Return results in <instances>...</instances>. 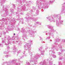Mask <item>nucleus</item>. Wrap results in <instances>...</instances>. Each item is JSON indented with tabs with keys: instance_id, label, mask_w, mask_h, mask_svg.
Here are the masks:
<instances>
[{
	"instance_id": "nucleus-1",
	"label": "nucleus",
	"mask_w": 65,
	"mask_h": 65,
	"mask_svg": "<svg viewBox=\"0 0 65 65\" xmlns=\"http://www.w3.org/2000/svg\"><path fill=\"white\" fill-rule=\"evenodd\" d=\"M31 46L29 45H28V43H26V44L24 45V48L25 49L26 51L28 50V52L30 55V63L31 62L34 63L35 64H36L35 62H37V59H38V58L40 57V56H41L40 54H35V55L33 56L32 57V53L31 52Z\"/></svg>"
},
{
	"instance_id": "nucleus-2",
	"label": "nucleus",
	"mask_w": 65,
	"mask_h": 65,
	"mask_svg": "<svg viewBox=\"0 0 65 65\" xmlns=\"http://www.w3.org/2000/svg\"><path fill=\"white\" fill-rule=\"evenodd\" d=\"M55 1V0L52 1H50L48 3H47L46 0H37V1L36 5L38 6V7L39 9H40L41 8L39 6L41 7L42 8H47L46 7H47V5L48 4H52Z\"/></svg>"
},
{
	"instance_id": "nucleus-3",
	"label": "nucleus",
	"mask_w": 65,
	"mask_h": 65,
	"mask_svg": "<svg viewBox=\"0 0 65 65\" xmlns=\"http://www.w3.org/2000/svg\"><path fill=\"white\" fill-rule=\"evenodd\" d=\"M56 47H57L54 46L53 45H52L51 47V50L49 51L50 55H52L54 58H56V56L54 55L55 54V52L54 51H55L56 50L57 51H58V49H57V48Z\"/></svg>"
},
{
	"instance_id": "nucleus-4",
	"label": "nucleus",
	"mask_w": 65,
	"mask_h": 65,
	"mask_svg": "<svg viewBox=\"0 0 65 65\" xmlns=\"http://www.w3.org/2000/svg\"><path fill=\"white\" fill-rule=\"evenodd\" d=\"M8 42L6 43V40H3L2 41V42L3 43H5V45H6L7 46L9 44V43H10V41L12 42L13 43H14V41H13V40H14V38H13V37H12V39H11V38L10 37V36H8Z\"/></svg>"
},
{
	"instance_id": "nucleus-5",
	"label": "nucleus",
	"mask_w": 65,
	"mask_h": 65,
	"mask_svg": "<svg viewBox=\"0 0 65 65\" xmlns=\"http://www.w3.org/2000/svg\"><path fill=\"white\" fill-rule=\"evenodd\" d=\"M47 26L48 29H51V30H50L49 32H48V34L49 35V36L52 35V37L53 38H54V36L53 34V32H55V31H54L53 29V27L51 25H48Z\"/></svg>"
},
{
	"instance_id": "nucleus-6",
	"label": "nucleus",
	"mask_w": 65,
	"mask_h": 65,
	"mask_svg": "<svg viewBox=\"0 0 65 65\" xmlns=\"http://www.w3.org/2000/svg\"><path fill=\"white\" fill-rule=\"evenodd\" d=\"M31 15V16H33V15L32 14V13H31L30 14H27L26 15V22H29V20H32V21H37V19H35L33 17H31L30 18L29 17V15Z\"/></svg>"
},
{
	"instance_id": "nucleus-7",
	"label": "nucleus",
	"mask_w": 65,
	"mask_h": 65,
	"mask_svg": "<svg viewBox=\"0 0 65 65\" xmlns=\"http://www.w3.org/2000/svg\"><path fill=\"white\" fill-rule=\"evenodd\" d=\"M60 14H56L53 15V17L50 16L47 17H46V19H48V21H49L51 22H53V21L54 20V18H58Z\"/></svg>"
},
{
	"instance_id": "nucleus-8",
	"label": "nucleus",
	"mask_w": 65,
	"mask_h": 65,
	"mask_svg": "<svg viewBox=\"0 0 65 65\" xmlns=\"http://www.w3.org/2000/svg\"><path fill=\"white\" fill-rule=\"evenodd\" d=\"M61 16L60 15L58 19L56 20V26L59 27H60L61 24H63V21L61 20Z\"/></svg>"
},
{
	"instance_id": "nucleus-9",
	"label": "nucleus",
	"mask_w": 65,
	"mask_h": 65,
	"mask_svg": "<svg viewBox=\"0 0 65 65\" xmlns=\"http://www.w3.org/2000/svg\"><path fill=\"white\" fill-rule=\"evenodd\" d=\"M21 31L23 34V39L25 41V39L27 38V34H26L27 32L25 30V29L24 28L21 29Z\"/></svg>"
},
{
	"instance_id": "nucleus-10",
	"label": "nucleus",
	"mask_w": 65,
	"mask_h": 65,
	"mask_svg": "<svg viewBox=\"0 0 65 65\" xmlns=\"http://www.w3.org/2000/svg\"><path fill=\"white\" fill-rule=\"evenodd\" d=\"M27 32L29 34V35H31V36H33V37H34L33 36L34 35L35 33V32L32 31V29H30L29 30H27Z\"/></svg>"
},
{
	"instance_id": "nucleus-11",
	"label": "nucleus",
	"mask_w": 65,
	"mask_h": 65,
	"mask_svg": "<svg viewBox=\"0 0 65 65\" xmlns=\"http://www.w3.org/2000/svg\"><path fill=\"white\" fill-rule=\"evenodd\" d=\"M16 59H13L12 60V61H11V63H13L14 62H15L14 63L15 65H20V64H21V63L19 62V63H17L16 62Z\"/></svg>"
},
{
	"instance_id": "nucleus-12",
	"label": "nucleus",
	"mask_w": 65,
	"mask_h": 65,
	"mask_svg": "<svg viewBox=\"0 0 65 65\" xmlns=\"http://www.w3.org/2000/svg\"><path fill=\"white\" fill-rule=\"evenodd\" d=\"M18 21H19L20 20V23H21L22 24H23L24 23V19L23 18H21L20 19H19L18 18L17 19Z\"/></svg>"
},
{
	"instance_id": "nucleus-13",
	"label": "nucleus",
	"mask_w": 65,
	"mask_h": 65,
	"mask_svg": "<svg viewBox=\"0 0 65 65\" xmlns=\"http://www.w3.org/2000/svg\"><path fill=\"white\" fill-rule=\"evenodd\" d=\"M58 47H59V48H60L59 49H60L61 51L63 52H64L65 51V50H62V46L61 45V44H59L58 45Z\"/></svg>"
},
{
	"instance_id": "nucleus-14",
	"label": "nucleus",
	"mask_w": 65,
	"mask_h": 65,
	"mask_svg": "<svg viewBox=\"0 0 65 65\" xmlns=\"http://www.w3.org/2000/svg\"><path fill=\"white\" fill-rule=\"evenodd\" d=\"M0 21H1V22L3 21V22H6V23H5V25H7V22L6 20L4 18H2V19H1L0 20Z\"/></svg>"
},
{
	"instance_id": "nucleus-15",
	"label": "nucleus",
	"mask_w": 65,
	"mask_h": 65,
	"mask_svg": "<svg viewBox=\"0 0 65 65\" xmlns=\"http://www.w3.org/2000/svg\"><path fill=\"white\" fill-rule=\"evenodd\" d=\"M5 1H6V0H3L2 1H1V3H2L1 5V6H3V7H4V6L3 5V3H4L5 2Z\"/></svg>"
},
{
	"instance_id": "nucleus-16",
	"label": "nucleus",
	"mask_w": 65,
	"mask_h": 65,
	"mask_svg": "<svg viewBox=\"0 0 65 65\" xmlns=\"http://www.w3.org/2000/svg\"><path fill=\"white\" fill-rule=\"evenodd\" d=\"M13 52H16V51H17V47H15V45H14L13 48Z\"/></svg>"
},
{
	"instance_id": "nucleus-17",
	"label": "nucleus",
	"mask_w": 65,
	"mask_h": 65,
	"mask_svg": "<svg viewBox=\"0 0 65 65\" xmlns=\"http://www.w3.org/2000/svg\"><path fill=\"white\" fill-rule=\"evenodd\" d=\"M56 41L54 42V44H56L57 43H56V42H60V40L59 39H56V40H55Z\"/></svg>"
},
{
	"instance_id": "nucleus-18",
	"label": "nucleus",
	"mask_w": 65,
	"mask_h": 65,
	"mask_svg": "<svg viewBox=\"0 0 65 65\" xmlns=\"http://www.w3.org/2000/svg\"><path fill=\"white\" fill-rule=\"evenodd\" d=\"M15 43L18 44L19 45H21L22 43L21 42V41H17L15 42Z\"/></svg>"
},
{
	"instance_id": "nucleus-19",
	"label": "nucleus",
	"mask_w": 65,
	"mask_h": 65,
	"mask_svg": "<svg viewBox=\"0 0 65 65\" xmlns=\"http://www.w3.org/2000/svg\"><path fill=\"white\" fill-rule=\"evenodd\" d=\"M28 45L29 46H31V44H32V41L29 40L28 41Z\"/></svg>"
},
{
	"instance_id": "nucleus-20",
	"label": "nucleus",
	"mask_w": 65,
	"mask_h": 65,
	"mask_svg": "<svg viewBox=\"0 0 65 65\" xmlns=\"http://www.w3.org/2000/svg\"><path fill=\"white\" fill-rule=\"evenodd\" d=\"M40 64L42 65H46V61H44L43 62H41Z\"/></svg>"
},
{
	"instance_id": "nucleus-21",
	"label": "nucleus",
	"mask_w": 65,
	"mask_h": 65,
	"mask_svg": "<svg viewBox=\"0 0 65 65\" xmlns=\"http://www.w3.org/2000/svg\"><path fill=\"white\" fill-rule=\"evenodd\" d=\"M32 9L30 11V12H33L35 11V10H36V8L34 7H32Z\"/></svg>"
},
{
	"instance_id": "nucleus-22",
	"label": "nucleus",
	"mask_w": 65,
	"mask_h": 65,
	"mask_svg": "<svg viewBox=\"0 0 65 65\" xmlns=\"http://www.w3.org/2000/svg\"><path fill=\"white\" fill-rule=\"evenodd\" d=\"M9 52H10V51H9V50H7V51H4V54H8Z\"/></svg>"
},
{
	"instance_id": "nucleus-23",
	"label": "nucleus",
	"mask_w": 65,
	"mask_h": 65,
	"mask_svg": "<svg viewBox=\"0 0 65 65\" xmlns=\"http://www.w3.org/2000/svg\"><path fill=\"white\" fill-rule=\"evenodd\" d=\"M39 12V11L38 10H36V15H38Z\"/></svg>"
},
{
	"instance_id": "nucleus-24",
	"label": "nucleus",
	"mask_w": 65,
	"mask_h": 65,
	"mask_svg": "<svg viewBox=\"0 0 65 65\" xmlns=\"http://www.w3.org/2000/svg\"><path fill=\"white\" fill-rule=\"evenodd\" d=\"M59 60H62L63 59V57L62 56H59Z\"/></svg>"
},
{
	"instance_id": "nucleus-25",
	"label": "nucleus",
	"mask_w": 65,
	"mask_h": 65,
	"mask_svg": "<svg viewBox=\"0 0 65 65\" xmlns=\"http://www.w3.org/2000/svg\"><path fill=\"white\" fill-rule=\"evenodd\" d=\"M41 53L42 55H44V53H44L45 51L44 50H43V51H41Z\"/></svg>"
},
{
	"instance_id": "nucleus-26",
	"label": "nucleus",
	"mask_w": 65,
	"mask_h": 65,
	"mask_svg": "<svg viewBox=\"0 0 65 65\" xmlns=\"http://www.w3.org/2000/svg\"><path fill=\"white\" fill-rule=\"evenodd\" d=\"M3 22H2V23H1V27H4V25L3 24Z\"/></svg>"
},
{
	"instance_id": "nucleus-27",
	"label": "nucleus",
	"mask_w": 65,
	"mask_h": 65,
	"mask_svg": "<svg viewBox=\"0 0 65 65\" xmlns=\"http://www.w3.org/2000/svg\"><path fill=\"white\" fill-rule=\"evenodd\" d=\"M25 9H26V7H25V5H24V6L22 7V10H25Z\"/></svg>"
},
{
	"instance_id": "nucleus-28",
	"label": "nucleus",
	"mask_w": 65,
	"mask_h": 65,
	"mask_svg": "<svg viewBox=\"0 0 65 65\" xmlns=\"http://www.w3.org/2000/svg\"><path fill=\"white\" fill-rule=\"evenodd\" d=\"M4 10H5V11L6 13V14H7V13L8 12L7 11V10L6 9L4 8Z\"/></svg>"
},
{
	"instance_id": "nucleus-29",
	"label": "nucleus",
	"mask_w": 65,
	"mask_h": 65,
	"mask_svg": "<svg viewBox=\"0 0 65 65\" xmlns=\"http://www.w3.org/2000/svg\"><path fill=\"white\" fill-rule=\"evenodd\" d=\"M7 51H9V50L10 49V47L9 46H7Z\"/></svg>"
},
{
	"instance_id": "nucleus-30",
	"label": "nucleus",
	"mask_w": 65,
	"mask_h": 65,
	"mask_svg": "<svg viewBox=\"0 0 65 65\" xmlns=\"http://www.w3.org/2000/svg\"><path fill=\"white\" fill-rule=\"evenodd\" d=\"M24 58V57L23 56H22V57H21L20 56L19 57V59H18V60L19 61H20V59H22V58Z\"/></svg>"
},
{
	"instance_id": "nucleus-31",
	"label": "nucleus",
	"mask_w": 65,
	"mask_h": 65,
	"mask_svg": "<svg viewBox=\"0 0 65 65\" xmlns=\"http://www.w3.org/2000/svg\"><path fill=\"white\" fill-rule=\"evenodd\" d=\"M17 9H18L17 10L18 12H16V14H17L18 13V12L19 11H19V10H20L19 8H18Z\"/></svg>"
},
{
	"instance_id": "nucleus-32",
	"label": "nucleus",
	"mask_w": 65,
	"mask_h": 65,
	"mask_svg": "<svg viewBox=\"0 0 65 65\" xmlns=\"http://www.w3.org/2000/svg\"><path fill=\"white\" fill-rule=\"evenodd\" d=\"M36 24H39V25H41V23L39 22H36Z\"/></svg>"
},
{
	"instance_id": "nucleus-33",
	"label": "nucleus",
	"mask_w": 65,
	"mask_h": 65,
	"mask_svg": "<svg viewBox=\"0 0 65 65\" xmlns=\"http://www.w3.org/2000/svg\"><path fill=\"white\" fill-rule=\"evenodd\" d=\"M42 47H41L39 49V51H41L42 49Z\"/></svg>"
},
{
	"instance_id": "nucleus-34",
	"label": "nucleus",
	"mask_w": 65,
	"mask_h": 65,
	"mask_svg": "<svg viewBox=\"0 0 65 65\" xmlns=\"http://www.w3.org/2000/svg\"><path fill=\"white\" fill-rule=\"evenodd\" d=\"M26 65H30V63L29 62H26Z\"/></svg>"
},
{
	"instance_id": "nucleus-35",
	"label": "nucleus",
	"mask_w": 65,
	"mask_h": 65,
	"mask_svg": "<svg viewBox=\"0 0 65 65\" xmlns=\"http://www.w3.org/2000/svg\"><path fill=\"white\" fill-rule=\"evenodd\" d=\"M3 46V44H2L1 43H0V47H2Z\"/></svg>"
},
{
	"instance_id": "nucleus-36",
	"label": "nucleus",
	"mask_w": 65,
	"mask_h": 65,
	"mask_svg": "<svg viewBox=\"0 0 65 65\" xmlns=\"http://www.w3.org/2000/svg\"><path fill=\"white\" fill-rule=\"evenodd\" d=\"M59 65H62V63H61V62L60 61L59 62Z\"/></svg>"
},
{
	"instance_id": "nucleus-37",
	"label": "nucleus",
	"mask_w": 65,
	"mask_h": 65,
	"mask_svg": "<svg viewBox=\"0 0 65 65\" xmlns=\"http://www.w3.org/2000/svg\"><path fill=\"white\" fill-rule=\"evenodd\" d=\"M62 41L63 42H65V39H62Z\"/></svg>"
},
{
	"instance_id": "nucleus-38",
	"label": "nucleus",
	"mask_w": 65,
	"mask_h": 65,
	"mask_svg": "<svg viewBox=\"0 0 65 65\" xmlns=\"http://www.w3.org/2000/svg\"><path fill=\"white\" fill-rule=\"evenodd\" d=\"M20 52H21V50H19V51L17 52V53L18 54H19Z\"/></svg>"
},
{
	"instance_id": "nucleus-39",
	"label": "nucleus",
	"mask_w": 65,
	"mask_h": 65,
	"mask_svg": "<svg viewBox=\"0 0 65 65\" xmlns=\"http://www.w3.org/2000/svg\"><path fill=\"white\" fill-rule=\"evenodd\" d=\"M52 62H49V65H52Z\"/></svg>"
},
{
	"instance_id": "nucleus-40",
	"label": "nucleus",
	"mask_w": 65,
	"mask_h": 65,
	"mask_svg": "<svg viewBox=\"0 0 65 65\" xmlns=\"http://www.w3.org/2000/svg\"><path fill=\"white\" fill-rule=\"evenodd\" d=\"M50 39V37H47V38L46 39V40H47V39Z\"/></svg>"
},
{
	"instance_id": "nucleus-41",
	"label": "nucleus",
	"mask_w": 65,
	"mask_h": 65,
	"mask_svg": "<svg viewBox=\"0 0 65 65\" xmlns=\"http://www.w3.org/2000/svg\"><path fill=\"white\" fill-rule=\"evenodd\" d=\"M13 11H14V10H12V9H11V13H12Z\"/></svg>"
},
{
	"instance_id": "nucleus-42",
	"label": "nucleus",
	"mask_w": 65,
	"mask_h": 65,
	"mask_svg": "<svg viewBox=\"0 0 65 65\" xmlns=\"http://www.w3.org/2000/svg\"><path fill=\"white\" fill-rule=\"evenodd\" d=\"M40 40H42V38L41 37H40Z\"/></svg>"
},
{
	"instance_id": "nucleus-43",
	"label": "nucleus",
	"mask_w": 65,
	"mask_h": 65,
	"mask_svg": "<svg viewBox=\"0 0 65 65\" xmlns=\"http://www.w3.org/2000/svg\"><path fill=\"white\" fill-rule=\"evenodd\" d=\"M5 57L6 58H8L9 57V56L8 55H7L5 56Z\"/></svg>"
},
{
	"instance_id": "nucleus-44",
	"label": "nucleus",
	"mask_w": 65,
	"mask_h": 65,
	"mask_svg": "<svg viewBox=\"0 0 65 65\" xmlns=\"http://www.w3.org/2000/svg\"><path fill=\"white\" fill-rule=\"evenodd\" d=\"M58 55H62V53L60 52L58 53Z\"/></svg>"
},
{
	"instance_id": "nucleus-45",
	"label": "nucleus",
	"mask_w": 65,
	"mask_h": 65,
	"mask_svg": "<svg viewBox=\"0 0 65 65\" xmlns=\"http://www.w3.org/2000/svg\"><path fill=\"white\" fill-rule=\"evenodd\" d=\"M51 58H49V59H47V61H48V60H49V61H50V60H51Z\"/></svg>"
},
{
	"instance_id": "nucleus-46",
	"label": "nucleus",
	"mask_w": 65,
	"mask_h": 65,
	"mask_svg": "<svg viewBox=\"0 0 65 65\" xmlns=\"http://www.w3.org/2000/svg\"><path fill=\"white\" fill-rule=\"evenodd\" d=\"M19 3H20L21 4H22V1H19Z\"/></svg>"
},
{
	"instance_id": "nucleus-47",
	"label": "nucleus",
	"mask_w": 65,
	"mask_h": 65,
	"mask_svg": "<svg viewBox=\"0 0 65 65\" xmlns=\"http://www.w3.org/2000/svg\"><path fill=\"white\" fill-rule=\"evenodd\" d=\"M13 7H14V9L15 8V5L13 4Z\"/></svg>"
},
{
	"instance_id": "nucleus-48",
	"label": "nucleus",
	"mask_w": 65,
	"mask_h": 65,
	"mask_svg": "<svg viewBox=\"0 0 65 65\" xmlns=\"http://www.w3.org/2000/svg\"><path fill=\"white\" fill-rule=\"evenodd\" d=\"M23 54H24L25 53V50H23Z\"/></svg>"
},
{
	"instance_id": "nucleus-49",
	"label": "nucleus",
	"mask_w": 65,
	"mask_h": 65,
	"mask_svg": "<svg viewBox=\"0 0 65 65\" xmlns=\"http://www.w3.org/2000/svg\"><path fill=\"white\" fill-rule=\"evenodd\" d=\"M7 37H8V36H6L5 37V38H7Z\"/></svg>"
},
{
	"instance_id": "nucleus-50",
	"label": "nucleus",
	"mask_w": 65,
	"mask_h": 65,
	"mask_svg": "<svg viewBox=\"0 0 65 65\" xmlns=\"http://www.w3.org/2000/svg\"><path fill=\"white\" fill-rule=\"evenodd\" d=\"M6 32H3L4 34H6Z\"/></svg>"
},
{
	"instance_id": "nucleus-51",
	"label": "nucleus",
	"mask_w": 65,
	"mask_h": 65,
	"mask_svg": "<svg viewBox=\"0 0 65 65\" xmlns=\"http://www.w3.org/2000/svg\"><path fill=\"white\" fill-rule=\"evenodd\" d=\"M24 56H25V57H26V56H27V55L26 54L25 55H24Z\"/></svg>"
},
{
	"instance_id": "nucleus-52",
	"label": "nucleus",
	"mask_w": 65,
	"mask_h": 65,
	"mask_svg": "<svg viewBox=\"0 0 65 65\" xmlns=\"http://www.w3.org/2000/svg\"><path fill=\"white\" fill-rule=\"evenodd\" d=\"M2 37V35L1 34H0V37Z\"/></svg>"
},
{
	"instance_id": "nucleus-53",
	"label": "nucleus",
	"mask_w": 65,
	"mask_h": 65,
	"mask_svg": "<svg viewBox=\"0 0 65 65\" xmlns=\"http://www.w3.org/2000/svg\"><path fill=\"white\" fill-rule=\"evenodd\" d=\"M5 63L4 62V63H3V64H2V65H4V64H5Z\"/></svg>"
},
{
	"instance_id": "nucleus-54",
	"label": "nucleus",
	"mask_w": 65,
	"mask_h": 65,
	"mask_svg": "<svg viewBox=\"0 0 65 65\" xmlns=\"http://www.w3.org/2000/svg\"><path fill=\"white\" fill-rule=\"evenodd\" d=\"M20 62V63H23V61H21Z\"/></svg>"
},
{
	"instance_id": "nucleus-55",
	"label": "nucleus",
	"mask_w": 65,
	"mask_h": 65,
	"mask_svg": "<svg viewBox=\"0 0 65 65\" xmlns=\"http://www.w3.org/2000/svg\"><path fill=\"white\" fill-rule=\"evenodd\" d=\"M18 30H20V28H18Z\"/></svg>"
},
{
	"instance_id": "nucleus-56",
	"label": "nucleus",
	"mask_w": 65,
	"mask_h": 65,
	"mask_svg": "<svg viewBox=\"0 0 65 65\" xmlns=\"http://www.w3.org/2000/svg\"><path fill=\"white\" fill-rule=\"evenodd\" d=\"M50 42H52V40H50Z\"/></svg>"
},
{
	"instance_id": "nucleus-57",
	"label": "nucleus",
	"mask_w": 65,
	"mask_h": 65,
	"mask_svg": "<svg viewBox=\"0 0 65 65\" xmlns=\"http://www.w3.org/2000/svg\"><path fill=\"white\" fill-rule=\"evenodd\" d=\"M29 2H32V1H29Z\"/></svg>"
},
{
	"instance_id": "nucleus-58",
	"label": "nucleus",
	"mask_w": 65,
	"mask_h": 65,
	"mask_svg": "<svg viewBox=\"0 0 65 65\" xmlns=\"http://www.w3.org/2000/svg\"><path fill=\"white\" fill-rule=\"evenodd\" d=\"M12 14H11L10 15V16H12Z\"/></svg>"
},
{
	"instance_id": "nucleus-59",
	"label": "nucleus",
	"mask_w": 65,
	"mask_h": 65,
	"mask_svg": "<svg viewBox=\"0 0 65 65\" xmlns=\"http://www.w3.org/2000/svg\"><path fill=\"white\" fill-rule=\"evenodd\" d=\"M42 42V43H44V42L43 41V42Z\"/></svg>"
},
{
	"instance_id": "nucleus-60",
	"label": "nucleus",
	"mask_w": 65,
	"mask_h": 65,
	"mask_svg": "<svg viewBox=\"0 0 65 65\" xmlns=\"http://www.w3.org/2000/svg\"><path fill=\"white\" fill-rule=\"evenodd\" d=\"M45 32V33H47V31H46Z\"/></svg>"
},
{
	"instance_id": "nucleus-61",
	"label": "nucleus",
	"mask_w": 65,
	"mask_h": 65,
	"mask_svg": "<svg viewBox=\"0 0 65 65\" xmlns=\"http://www.w3.org/2000/svg\"><path fill=\"white\" fill-rule=\"evenodd\" d=\"M49 48V47H47V48Z\"/></svg>"
},
{
	"instance_id": "nucleus-62",
	"label": "nucleus",
	"mask_w": 65,
	"mask_h": 65,
	"mask_svg": "<svg viewBox=\"0 0 65 65\" xmlns=\"http://www.w3.org/2000/svg\"><path fill=\"white\" fill-rule=\"evenodd\" d=\"M46 35H47V33H46Z\"/></svg>"
},
{
	"instance_id": "nucleus-63",
	"label": "nucleus",
	"mask_w": 65,
	"mask_h": 65,
	"mask_svg": "<svg viewBox=\"0 0 65 65\" xmlns=\"http://www.w3.org/2000/svg\"><path fill=\"white\" fill-rule=\"evenodd\" d=\"M33 27H34V28H35V27H36L35 26H33Z\"/></svg>"
},
{
	"instance_id": "nucleus-64",
	"label": "nucleus",
	"mask_w": 65,
	"mask_h": 65,
	"mask_svg": "<svg viewBox=\"0 0 65 65\" xmlns=\"http://www.w3.org/2000/svg\"><path fill=\"white\" fill-rule=\"evenodd\" d=\"M42 11H43V10L42 11V10H41Z\"/></svg>"
}]
</instances>
